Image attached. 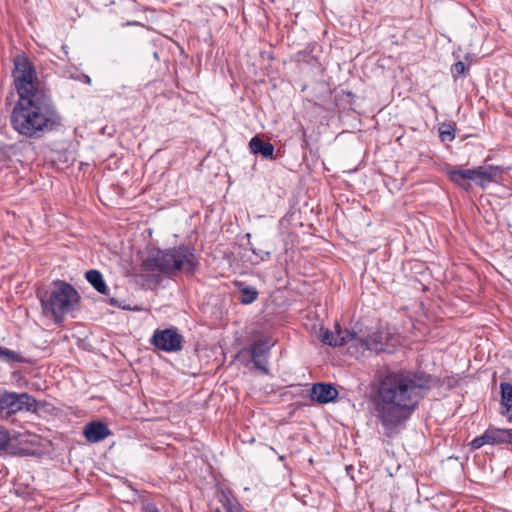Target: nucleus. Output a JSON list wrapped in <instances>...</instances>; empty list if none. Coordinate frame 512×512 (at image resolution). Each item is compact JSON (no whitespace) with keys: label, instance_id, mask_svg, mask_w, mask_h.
Here are the masks:
<instances>
[{"label":"nucleus","instance_id":"1","mask_svg":"<svg viewBox=\"0 0 512 512\" xmlns=\"http://www.w3.org/2000/svg\"><path fill=\"white\" fill-rule=\"evenodd\" d=\"M431 386V376L423 372L393 371L380 379L372 397V415L386 436L393 437L405 428L422 391Z\"/></svg>","mask_w":512,"mask_h":512},{"label":"nucleus","instance_id":"2","mask_svg":"<svg viewBox=\"0 0 512 512\" xmlns=\"http://www.w3.org/2000/svg\"><path fill=\"white\" fill-rule=\"evenodd\" d=\"M61 117L48 96L19 99L11 113V125L20 135L38 138L60 125Z\"/></svg>","mask_w":512,"mask_h":512},{"label":"nucleus","instance_id":"3","mask_svg":"<svg viewBox=\"0 0 512 512\" xmlns=\"http://www.w3.org/2000/svg\"><path fill=\"white\" fill-rule=\"evenodd\" d=\"M45 314H51L57 323L72 311L79 301L77 291L68 283L56 281L44 293H38Z\"/></svg>","mask_w":512,"mask_h":512},{"label":"nucleus","instance_id":"4","mask_svg":"<svg viewBox=\"0 0 512 512\" xmlns=\"http://www.w3.org/2000/svg\"><path fill=\"white\" fill-rule=\"evenodd\" d=\"M152 269L160 272L171 273L183 271L193 273L197 267V258L190 248L180 246L173 249L158 251L156 255L147 260Z\"/></svg>","mask_w":512,"mask_h":512},{"label":"nucleus","instance_id":"5","mask_svg":"<svg viewBox=\"0 0 512 512\" xmlns=\"http://www.w3.org/2000/svg\"><path fill=\"white\" fill-rule=\"evenodd\" d=\"M12 76L19 99L47 96L38 80L33 64L26 56L15 57Z\"/></svg>","mask_w":512,"mask_h":512},{"label":"nucleus","instance_id":"6","mask_svg":"<svg viewBox=\"0 0 512 512\" xmlns=\"http://www.w3.org/2000/svg\"><path fill=\"white\" fill-rule=\"evenodd\" d=\"M447 174L452 182L468 191L472 182L483 189L496 182L501 169L497 166H478L472 169H450Z\"/></svg>","mask_w":512,"mask_h":512},{"label":"nucleus","instance_id":"7","mask_svg":"<svg viewBox=\"0 0 512 512\" xmlns=\"http://www.w3.org/2000/svg\"><path fill=\"white\" fill-rule=\"evenodd\" d=\"M37 402L35 398L27 393L9 392L0 390V418L8 419L17 412L36 409Z\"/></svg>","mask_w":512,"mask_h":512},{"label":"nucleus","instance_id":"8","mask_svg":"<svg viewBox=\"0 0 512 512\" xmlns=\"http://www.w3.org/2000/svg\"><path fill=\"white\" fill-rule=\"evenodd\" d=\"M182 336L174 328L156 330L152 336L154 346L165 352H176L182 349Z\"/></svg>","mask_w":512,"mask_h":512},{"label":"nucleus","instance_id":"9","mask_svg":"<svg viewBox=\"0 0 512 512\" xmlns=\"http://www.w3.org/2000/svg\"><path fill=\"white\" fill-rule=\"evenodd\" d=\"M512 442V429L489 427L482 435L471 441L473 449H479L485 444H505Z\"/></svg>","mask_w":512,"mask_h":512},{"label":"nucleus","instance_id":"10","mask_svg":"<svg viewBox=\"0 0 512 512\" xmlns=\"http://www.w3.org/2000/svg\"><path fill=\"white\" fill-rule=\"evenodd\" d=\"M319 338L324 344L330 346H343L353 340H356V334L351 333L348 330H342L337 324L335 326V331L320 329Z\"/></svg>","mask_w":512,"mask_h":512},{"label":"nucleus","instance_id":"11","mask_svg":"<svg viewBox=\"0 0 512 512\" xmlns=\"http://www.w3.org/2000/svg\"><path fill=\"white\" fill-rule=\"evenodd\" d=\"M270 350V343L265 339H259L251 347V357L256 368L268 374L267 355Z\"/></svg>","mask_w":512,"mask_h":512},{"label":"nucleus","instance_id":"12","mask_svg":"<svg viewBox=\"0 0 512 512\" xmlns=\"http://www.w3.org/2000/svg\"><path fill=\"white\" fill-rule=\"evenodd\" d=\"M83 434L87 441L97 443L107 438L111 432L105 423L101 421H91L86 424Z\"/></svg>","mask_w":512,"mask_h":512},{"label":"nucleus","instance_id":"13","mask_svg":"<svg viewBox=\"0 0 512 512\" xmlns=\"http://www.w3.org/2000/svg\"><path fill=\"white\" fill-rule=\"evenodd\" d=\"M310 396L318 403H328L338 396V391L330 384L317 383L311 388Z\"/></svg>","mask_w":512,"mask_h":512},{"label":"nucleus","instance_id":"14","mask_svg":"<svg viewBox=\"0 0 512 512\" xmlns=\"http://www.w3.org/2000/svg\"><path fill=\"white\" fill-rule=\"evenodd\" d=\"M356 346L362 350H371L375 352L385 351L383 344V335L381 332H374L368 336L367 339L360 338L356 335V340H353Z\"/></svg>","mask_w":512,"mask_h":512},{"label":"nucleus","instance_id":"15","mask_svg":"<svg viewBox=\"0 0 512 512\" xmlns=\"http://www.w3.org/2000/svg\"><path fill=\"white\" fill-rule=\"evenodd\" d=\"M502 414L512 421V384L503 382L500 384Z\"/></svg>","mask_w":512,"mask_h":512},{"label":"nucleus","instance_id":"16","mask_svg":"<svg viewBox=\"0 0 512 512\" xmlns=\"http://www.w3.org/2000/svg\"><path fill=\"white\" fill-rule=\"evenodd\" d=\"M249 147L251 152L254 154H261L265 158H273V144L262 141L258 136H255L250 140Z\"/></svg>","mask_w":512,"mask_h":512},{"label":"nucleus","instance_id":"17","mask_svg":"<svg viewBox=\"0 0 512 512\" xmlns=\"http://www.w3.org/2000/svg\"><path fill=\"white\" fill-rule=\"evenodd\" d=\"M86 279L87 281L93 286V288L101 293L106 294L107 293V286L103 279L102 274L97 270H89L86 272Z\"/></svg>","mask_w":512,"mask_h":512},{"label":"nucleus","instance_id":"18","mask_svg":"<svg viewBox=\"0 0 512 512\" xmlns=\"http://www.w3.org/2000/svg\"><path fill=\"white\" fill-rule=\"evenodd\" d=\"M0 360L6 363L22 362L23 358L17 352L5 347H0Z\"/></svg>","mask_w":512,"mask_h":512},{"label":"nucleus","instance_id":"19","mask_svg":"<svg viewBox=\"0 0 512 512\" xmlns=\"http://www.w3.org/2000/svg\"><path fill=\"white\" fill-rule=\"evenodd\" d=\"M240 292V302L242 304H251L257 299L258 296V292L254 287H244Z\"/></svg>","mask_w":512,"mask_h":512},{"label":"nucleus","instance_id":"20","mask_svg":"<svg viewBox=\"0 0 512 512\" xmlns=\"http://www.w3.org/2000/svg\"><path fill=\"white\" fill-rule=\"evenodd\" d=\"M10 441L9 433L3 427H0V451L6 448Z\"/></svg>","mask_w":512,"mask_h":512},{"label":"nucleus","instance_id":"21","mask_svg":"<svg viewBox=\"0 0 512 512\" xmlns=\"http://www.w3.org/2000/svg\"><path fill=\"white\" fill-rule=\"evenodd\" d=\"M452 71L455 75H464L466 66L462 61H458L453 65Z\"/></svg>","mask_w":512,"mask_h":512},{"label":"nucleus","instance_id":"22","mask_svg":"<svg viewBox=\"0 0 512 512\" xmlns=\"http://www.w3.org/2000/svg\"><path fill=\"white\" fill-rule=\"evenodd\" d=\"M252 252L257 255L262 261L266 260L270 256V252L263 251V250H257L255 248H251Z\"/></svg>","mask_w":512,"mask_h":512},{"label":"nucleus","instance_id":"23","mask_svg":"<svg viewBox=\"0 0 512 512\" xmlns=\"http://www.w3.org/2000/svg\"><path fill=\"white\" fill-rule=\"evenodd\" d=\"M144 512H159L154 506H147Z\"/></svg>","mask_w":512,"mask_h":512},{"label":"nucleus","instance_id":"24","mask_svg":"<svg viewBox=\"0 0 512 512\" xmlns=\"http://www.w3.org/2000/svg\"><path fill=\"white\" fill-rule=\"evenodd\" d=\"M83 82L86 84H91V78L88 75H83Z\"/></svg>","mask_w":512,"mask_h":512},{"label":"nucleus","instance_id":"25","mask_svg":"<svg viewBox=\"0 0 512 512\" xmlns=\"http://www.w3.org/2000/svg\"><path fill=\"white\" fill-rule=\"evenodd\" d=\"M446 135L450 136L451 139L454 137L453 135H451L450 132H445V131L441 132V137L443 140L445 139Z\"/></svg>","mask_w":512,"mask_h":512}]
</instances>
